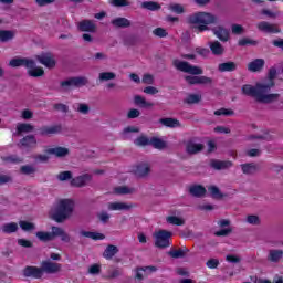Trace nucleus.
<instances>
[{
	"instance_id": "f257e3e1",
	"label": "nucleus",
	"mask_w": 283,
	"mask_h": 283,
	"mask_svg": "<svg viewBox=\"0 0 283 283\" xmlns=\"http://www.w3.org/2000/svg\"><path fill=\"white\" fill-rule=\"evenodd\" d=\"M188 25H195L193 29L199 33L211 31L216 38L221 41V43H227L231 41V31L227 29L224 25H217L218 15L207 12V11H198L187 17ZM209 25H217L210 28Z\"/></svg>"
},
{
	"instance_id": "f03ea898",
	"label": "nucleus",
	"mask_w": 283,
	"mask_h": 283,
	"mask_svg": "<svg viewBox=\"0 0 283 283\" xmlns=\"http://www.w3.org/2000/svg\"><path fill=\"white\" fill-rule=\"evenodd\" d=\"M273 84L265 85L264 83H256L255 86L251 84H245L242 86V93L245 96H251L256 103H262L263 105H271L272 103H277L280 101V94L269 93Z\"/></svg>"
},
{
	"instance_id": "7ed1b4c3",
	"label": "nucleus",
	"mask_w": 283,
	"mask_h": 283,
	"mask_svg": "<svg viewBox=\"0 0 283 283\" xmlns=\"http://www.w3.org/2000/svg\"><path fill=\"white\" fill-rule=\"evenodd\" d=\"M74 211V201L71 199H61L56 202L55 207L49 212L51 220L54 222H65Z\"/></svg>"
},
{
	"instance_id": "20e7f679",
	"label": "nucleus",
	"mask_w": 283,
	"mask_h": 283,
	"mask_svg": "<svg viewBox=\"0 0 283 283\" xmlns=\"http://www.w3.org/2000/svg\"><path fill=\"white\" fill-rule=\"evenodd\" d=\"M10 67H27L28 75L32 78H39L41 76H45V71L43 67L36 66V62L34 60H30L28 57H15L10 60Z\"/></svg>"
},
{
	"instance_id": "39448f33",
	"label": "nucleus",
	"mask_w": 283,
	"mask_h": 283,
	"mask_svg": "<svg viewBox=\"0 0 283 283\" xmlns=\"http://www.w3.org/2000/svg\"><path fill=\"white\" fill-rule=\"evenodd\" d=\"M172 65L179 72H184L185 74H191L192 76H200V74L203 73L201 67L193 66L187 61L174 60Z\"/></svg>"
},
{
	"instance_id": "423d86ee",
	"label": "nucleus",
	"mask_w": 283,
	"mask_h": 283,
	"mask_svg": "<svg viewBox=\"0 0 283 283\" xmlns=\"http://www.w3.org/2000/svg\"><path fill=\"white\" fill-rule=\"evenodd\" d=\"M171 235H174V233L167 230H159L155 232V247H157L158 249H167V247L171 245V243L169 242L171 240Z\"/></svg>"
},
{
	"instance_id": "0eeeda50",
	"label": "nucleus",
	"mask_w": 283,
	"mask_h": 283,
	"mask_svg": "<svg viewBox=\"0 0 283 283\" xmlns=\"http://www.w3.org/2000/svg\"><path fill=\"white\" fill-rule=\"evenodd\" d=\"M87 77H71L66 81L61 82V87L64 92L72 90V87H83L87 85Z\"/></svg>"
},
{
	"instance_id": "6e6552de",
	"label": "nucleus",
	"mask_w": 283,
	"mask_h": 283,
	"mask_svg": "<svg viewBox=\"0 0 283 283\" xmlns=\"http://www.w3.org/2000/svg\"><path fill=\"white\" fill-rule=\"evenodd\" d=\"M35 59L41 65H44V67H48L49 70L56 67V60H54V55L50 52L36 55Z\"/></svg>"
},
{
	"instance_id": "1a4fd4ad",
	"label": "nucleus",
	"mask_w": 283,
	"mask_h": 283,
	"mask_svg": "<svg viewBox=\"0 0 283 283\" xmlns=\"http://www.w3.org/2000/svg\"><path fill=\"white\" fill-rule=\"evenodd\" d=\"M185 81H187L188 85H211L213 83V80L208 76L186 75Z\"/></svg>"
},
{
	"instance_id": "9d476101",
	"label": "nucleus",
	"mask_w": 283,
	"mask_h": 283,
	"mask_svg": "<svg viewBox=\"0 0 283 283\" xmlns=\"http://www.w3.org/2000/svg\"><path fill=\"white\" fill-rule=\"evenodd\" d=\"M42 273H60L61 269H63V265L61 263L52 262V261H43L41 264Z\"/></svg>"
},
{
	"instance_id": "9b49d317",
	"label": "nucleus",
	"mask_w": 283,
	"mask_h": 283,
	"mask_svg": "<svg viewBox=\"0 0 283 283\" xmlns=\"http://www.w3.org/2000/svg\"><path fill=\"white\" fill-rule=\"evenodd\" d=\"M258 30H260V32H265L266 34H279V32H282L275 24H271L266 21L259 22Z\"/></svg>"
},
{
	"instance_id": "f8f14e48",
	"label": "nucleus",
	"mask_w": 283,
	"mask_h": 283,
	"mask_svg": "<svg viewBox=\"0 0 283 283\" xmlns=\"http://www.w3.org/2000/svg\"><path fill=\"white\" fill-rule=\"evenodd\" d=\"M24 277H34L35 280H39L43 277V270L42 268L36 266H27L23 270Z\"/></svg>"
},
{
	"instance_id": "ddd939ff",
	"label": "nucleus",
	"mask_w": 283,
	"mask_h": 283,
	"mask_svg": "<svg viewBox=\"0 0 283 283\" xmlns=\"http://www.w3.org/2000/svg\"><path fill=\"white\" fill-rule=\"evenodd\" d=\"M56 229V226L51 227V232L45 231H39L35 233L38 240L40 242H52L55 240V233L54 230Z\"/></svg>"
},
{
	"instance_id": "4468645a",
	"label": "nucleus",
	"mask_w": 283,
	"mask_h": 283,
	"mask_svg": "<svg viewBox=\"0 0 283 283\" xmlns=\"http://www.w3.org/2000/svg\"><path fill=\"white\" fill-rule=\"evenodd\" d=\"M264 65H266V61L264 59H255L248 63V71L249 72H262L264 70Z\"/></svg>"
},
{
	"instance_id": "2eb2a0df",
	"label": "nucleus",
	"mask_w": 283,
	"mask_h": 283,
	"mask_svg": "<svg viewBox=\"0 0 283 283\" xmlns=\"http://www.w3.org/2000/svg\"><path fill=\"white\" fill-rule=\"evenodd\" d=\"M132 203H125V202H119V201H115V202H109L107 205V209L108 211H129V209H132Z\"/></svg>"
},
{
	"instance_id": "dca6fc26",
	"label": "nucleus",
	"mask_w": 283,
	"mask_h": 283,
	"mask_svg": "<svg viewBox=\"0 0 283 283\" xmlns=\"http://www.w3.org/2000/svg\"><path fill=\"white\" fill-rule=\"evenodd\" d=\"M208 45L213 56H222V54H224V46L222 45V43H220V41H211L208 43Z\"/></svg>"
},
{
	"instance_id": "f3484780",
	"label": "nucleus",
	"mask_w": 283,
	"mask_h": 283,
	"mask_svg": "<svg viewBox=\"0 0 283 283\" xmlns=\"http://www.w3.org/2000/svg\"><path fill=\"white\" fill-rule=\"evenodd\" d=\"M90 180H92V176H90L88 174L81 175L71 179V187H85V185H87Z\"/></svg>"
},
{
	"instance_id": "a211bd4d",
	"label": "nucleus",
	"mask_w": 283,
	"mask_h": 283,
	"mask_svg": "<svg viewBox=\"0 0 283 283\" xmlns=\"http://www.w3.org/2000/svg\"><path fill=\"white\" fill-rule=\"evenodd\" d=\"M80 32H96V24L92 20H83L78 23Z\"/></svg>"
},
{
	"instance_id": "6ab92c4d",
	"label": "nucleus",
	"mask_w": 283,
	"mask_h": 283,
	"mask_svg": "<svg viewBox=\"0 0 283 283\" xmlns=\"http://www.w3.org/2000/svg\"><path fill=\"white\" fill-rule=\"evenodd\" d=\"M46 154H51L52 156H56V158H65L67 154H70V149L65 147H55V148H49L46 150Z\"/></svg>"
},
{
	"instance_id": "aec40b11",
	"label": "nucleus",
	"mask_w": 283,
	"mask_h": 283,
	"mask_svg": "<svg viewBox=\"0 0 283 283\" xmlns=\"http://www.w3.org/2000/svg\"><path fill=\"white\" fill-rule=\"evenodd\" d=\"M17 36V31L12 30H0V43H8Z\"/></svg>"
},
{
	"instance_id": "412c9836",
	"label": "nucleus",
	"mask_w": 283,
	"mask_h": 283,
	"mask_svg": "<svg viewBox=\"0 0 283 283\" xmlns=\"http://www.w3.org/2000/svg\"><path fill=\"white\" fill-rule=\"evenodd\" d=\"M238 64L235 62H223L218 65V72H235Z\"/></svg>"
},
{
	"instance_id": "4be33fe9",
	"label": "nucleus",
	"mask_w": 283,
	"mask_h": 283,
	"mask_svg": "<svg viewBox=\"0 0 283 283\" xmlns=\"http://www.w3.org/2000/svg\"><path fill=\"white\" fill-rule=\"evenodd\" d=\"M113 28H130L132 21L127 18H115L111 21Z\"/></svg>"
},
{
	"instance_id": "5701e85b",
	"label": "nucleus",
	"mask_w": 283,
	"mask_h": 283,
	"mask_svg": "<svg viewBox=\"0 0 283 283\" xmlns=\"http://www.w3.org/2000/svg\"><path fill=\"white\" fill-rule=\"evenodd\" d=\"M20 146L23 147V149H32L36 147V138H34V136H27L20 142Z\"/></svg>"
},
{
	"instance_id": "b1692460",
	"label": "nucleus",
	"mask_w": 283,
	"mask_h": 283,
	"mask_svg": "<svg viewBox=\"0 0 283 283\" xmlns=\"http://www.w3.org/2000/svg\"><path fill=\"white\" fill-rule=\"evenodd\" d=\"M2 233L10 235L11 233H17L19 231V224L17 222H9L1 226Z\"/></svg>"
},
{
	"instance_id": "393cba45",
	"label": "nucleus",
	"mask_w": 283,
	"mask_h": 283,
	"mask_svg": "<svg viewBox=\"0 0 283 283\" xmlns=\"http://www.w3.org/2000/svg\"><path fill=\"white\" fill-rule=\"evenodd\" d=\"M202 149H203L202 144H198L193 140L188 142L186 146V151L188 154H198L199 151H202Z\"/></svg>"
},
{
	"instance_id": "a878e982",
	"label": "nucleus",
	"mask_w": 283,
	"mask_h": 283,
	"mask_svg": "<svg viewBox=\"0 0 283 283\" xmlns=\"http://www.w3.org/2000/svg\"><path fill=\"white\" fill-rule=\"evenodd\" d=\"M233 164H231V161H222V160H218V159H212L210 161V167H212V169H229V167H231Z\"/></svg>"
},
{
	"instance_id": "bb28decb",
	"label": "nucleus",
	"mask_w": 283,
	"mask_h": 283,
	"mask_svg": "<svg viewBox=\"0 0 283 283\" xmlns=\"http://www.w3.org/2000/svg\"><path fill=\"white\" fill-rule=\"evenodd\" d=\"M189 192L191 196H195V198H202V196L207 193V189L200 185H196L190 187Z\"/></svg>"
},
{
	"instance_id": "cd10ccee",
	"label": "nucleus",
	"mask_w": 283,
	"mask_h": 283,
	"mask_svg": "<svg viewBox=\"0 0 283 283\" xmlns=\"http://www.w3.org/2000/svg\"><path fill=\"white\" fill-rule=\"evenodd\" d=\"M114 193L117 196H127L129 193H136V188L119 186L114 189Z\"/></svg>"
},
{
	"instance_id": "c85d7f7f",
	"label": "nucleus",
	"mask_w": 283,
	"mask_h": 283,
	"mask_svg": "<svg viewBox=\"0 0 283 283\" xmlns=\"http://www.w3.org/2000/svg\"><path fill=\"white\" fill-rule=\"evenodd\" d=\"M241 169L243 174H247L248 176H251L253 174H258L259 167L256 164H243L241 165Z\"/></svg>"
},
{
	"instance_id": "c756f323",
	"label": "nucleus",
	"mask_w": 283,
	"mask_h": 283,
	"mask_svg": "<svg viewBox=\"0 0 283 283\" xmlns=\"http://www.w3.org/2000/svg\"><path fill=\"white\" fill-rule=\"evenodd\" d=\"M148 174H149V165L147 164L138 165L135 169V175L138 178H145V176H148Z\"/></svg>"
},
{
	"instance_id": "7c9ffc66",
	"label": "nucleus",
	"mask_w": 283,
	"mask_h": 283,
	"mask_svg": "<svg viewBox=\"0 0 283 283\" xmlns=\"http://www.w3.org/2000/svg\"><path fill=\"white\" fill-rule=\"evenodd\" d=\"M80 235L90 238L91 240H105V234L98 232L81 231Z\"/></svg>"
},
{
	"instance_id": "2f4dec72",
	"label": "nucleus",
	"mask_w": 283,
	"mask_h": 283,
	"mask_svg": "<svg viewBox=\"0 0 283 283\" xmlns=\"http://www.w3.org/2000/svg\"><path fill=\"white\" fill-rule=\"evenodd\" d=\"M54 233H55V239L61 238L62 242H70L71 240V237L67 234V232H65V230H63V228L55 227Z\"/></svg>"
},
{
	"instance_id": "473e14b6",
	"label": "nucleus",
	"mask_w": 283,
	"mask_h": 283,
	"mask_svg": "<svg viewBox=\"0 0 283 283\" xmlns=\"http://www.w3.org/2000/svg\"><path fill=\"white\" fill-rule=\"evenodd\" d=\"M142 8H144V10H150V12H156L160 10V4L154 1H145L142 3Z\"/></svg>"
},
{
	"instance_id": "72a5a7b5",
	"label": "nucleus",
	"mask_w": 283,
	"mask_h": 283,
	"mask_svg": "<svg viewBox=\"0 0 283 283\" xmlns=\"http://www.w3.org/2000/svg\"><path fill=\"white\" fill-rule=\"evenodd\" d=\"M159 123L165 127H180V122L175 118H161Z\"/></svg>"
},
{
	"instance_id": "f704fd0d",
	"label": "nucleus",
	"mask_w": 283,
	"mask_h": 283,
	"mask_svg": "<svg viewBox=\"0 0 283 283\" xmlns=\"http://www.w3.org/2000/svg\"><path fill=\"white\" fill-rule=\"evenodd\" d=\"M116 253H118V248H116L115 245H108L105 251H104V258L106 260H112L114 258V255H116Z\"/></svg>"
},
{
	"instance_id": "c9c22d12",
	"label": "nucleus",
	"mask_w": 283,
	"mask_h": 283,
	"mask_svg": "<svg viewBox=\"0 0 283 283\" xmlns=\"http://www.w3.org/2000/svg\"><path fill=\"white\" fill-rule=\"evenodd\" d=\"M138 43H140V38L138 35H127L124 39V45L134 46L138 45Z\"/></svg>"
},
{
	"instance_id": "e433bc0d",
	"label": "nucleus",
	"mask_w": 283,
	"mask_h": 283,
	"mask_svg": "<svg viewBox=\"0 0 283 283\" xmlns=\"http://www.w3.org/2000/svg\"><path fill=\"white\" fill-rule=\"evenodd\" d=\"M277 76V69H275L274 66L270 67L269 72H268V78H269V83L264 84V85H273V87H275V77Z\"/></svg>"
},
{
	"instance_id": "4c0bfd02",
	"label": "nucleus",
	"mask_w": 283,
	"mask_h": 283,
	"mask_svg": "<svg viewBox=\"0 0 283 283\" xmlns=\"http://www.w3.org/2000/svg\"><path fill=\"white\" fill-rule=\"evenodd\" d=\"M150 146L155 149H165V147H167V144L158 137H153L150 138Z\"/></svg>"
},
{
	"instance_id": "58836bf2",
	"label": "nucleus",
	"mask_w": 283,
	"mask_h": 283,
	"mask_svg": "<svg viewBox=\"0 0 283 283\" xmlns=\"http://www.w3.org/2000/svg\"><path fill=\"white\" fill-rule=\"evenodd\" d=\"M166 222H168V224H175L176 227H182V224H185V219L176 216H169L166 218Z\"/></svg>"
},
{
	"instance_id": "ea45409f",
	"label": "nucleus",
	"mask_w": 283,
	"mask_h": 283,
	"mask_svg": "<svg viewBox=\"0 0 283 283\" xmlns=\"http://www.w3.org/2000/svg\"><path fill=\"white\" fill-rule=\"evenodd\" d=\"M134 103L137 106L143 105V107H154V103L151 102H146L145 97L140 96V95H136L134 97Z\"/></svg>"
},
{
	"instance_id": "a19ab883",
	"label": "nucleus",
	"mask_w": 283,
	"mask_h": 283,
	"mask_svg": "<svg viewBox=\"0 0 283 283\" xmlns=\"http://www.w3.org/2000/svg\"><path fill=\"white\" fill-rule=\"evenodd\" d=\"M101 83H105V81H114L116 78V73L114 72H102L98 76Z\"/></svg>"
},
{
	"instance_id": "79ce46f5",
	"label": "nucleus",
	"mask_w": 283,
	"mask_h": 283,
	"mask_svg": "<svg viewBox=\"0 0 283 283\" xmlns=\"http://www.w3.org/2000/svg\"><path fill=\"white\" fill-rule=\"evenodd\" d=\"M239 48H247V45H252L255 48L258 45V41L251 40L250 38H242L238 41Z\"/></svg>"
},
{
	"instance_id": "37998d69",
	"label": "nucleus",
	"mask_w": 283,
	"mask_h": 283,
	"mask_svg": "<svg viewBox=\"0 0 283 283\" xmlns=\"http://www.w3.org/2000/svg\"><path fill=\"white\" fill-rule=\"evenodd\" d=\"M202 101V96L198 94H190L188 97L185 99V103L188 105H193L196 103H200Z\"/></svg>"
},
{
	"instance_id": "c03bdc74",
	"label": "nucleus",
	"mask_w": 283,
	"mask_h": 283,
	"mask_svg": "<svg viewBox=\"0 0 283 283\" xmlns=\"http://www.w3.org/2000/svg\"><path fill=\"white\" fill-rule=\"evenodd\" d=\"M111 6L114 8H126L127 6H132L129 0H109Z\"/></svg>"
},
{
	"instance_id": "a18cd8bd",
	"label": "nucleus",
	"mask_w": 283,
	"mask_h": 283,
	"mask_svg": "<svg viewBox=\"0 0 283 283\" xmlns=\"http://www.w3.org/2000/svg\"><path fill=\"white\" fill-rule=\"evenodd\" d=\"M17 129H18V134H28L32 132L34 127H32V125L30 124H18Z\"/></svg>"
},
{
	"instance_id": "49530a36",
	"label": "nucleus",
	"mask_w": 283,
	"mask_h": 283,
	"mask_svg": "<svg viewBox=\"0 0 283 283\" xmlns=\"http://www.w3.org/2000/svg\"><path fill=\"white\" fill-rule=\"evenodd\" d=\"M150 140L151 138L149 137L140 136L135 139V145H137V147H147V145H150Z\"/></svg>"
},
{
	"instance_id": "de8ad7c7",
	"label": "nucleus",
	"mask_w": 283,
	"mask_h": 283,
	"mask_svg": "<svg viewBox=\"0 0 283 283\" xmlns=\"http://www.w3.org/2000/svg\"><path fill=\"white\" fill-rule=\"evenodd\" d=\"M283 252L281 250H271L270 251V260L271 262H279L282 258Z\"/></svg>"
},
{
	"instance_id": "09e8293b",
	"label": "nucleus",
	"mask_w": 283,
	"mask_h": 283,
	"mask_svg": "<svg viewBox=\"0 0 283 283\" xmlns=\"http://www.w3.org/2000/svg\"><path fill=\"white\" fill-rule=\"evenodd\" d=\"M19 226L22 229V231H34L35 229L34 223L29 221H20Z\"/></svg>"
},
{
	"instance_id": "8fccbe9b",
	"label": "nucleus",
	"mask_w": 283,
	"mask_h": 283,
	"mask_svg": "<svg viewBox=\"0 0 283 283\" xmlns=\"http://www.w3.org/2000/svg\"><path fill=\"white\" fill-rule=\"evenodd\" d=\"M21 174H24V176H32V174H35L36 169L33 166L25 165L20 168Z\"/></svg>"
},
{
	"instance_id": "3c124183",
	"label": "nucleus",
	"mask_w": 283,
	"mask_h": 283,
	"mask_svg": "<svg viewBox=\"0 0 283 283\" xmlns=\"http://www.w3.org/2000/svg\"><path fill=\"white\" fill-rule=\"evenodd\" d=\"M57 180H60V182H65V180H72V171H62L57 175Z\"/></svg>"
},
{
	"instance_id": "603ef678",
	"label": "nucleus",
	"mask_w": 283,
	"mask_h": 283,
	"mask_svg": "<svg viewBox=\"0 0 283 283\" xmlns=\"http://www.w3.org/2000/svg\"><path fill=\"white\" fill-rule=\"evenodd\" d=\"M153 34L155 36H158L159 39H165V36H168L169 33L167 32V30L163 29V28H156L154 31H153Z\"/></svg>"
},
{
	"instance_id": "864d4df0",
	"label": "nucleus",
	"mask_w": 283,
	"mask_h": 283,
	"mask_svg": "<svg viewBox=\"0 0 283 283\" xmlns=\"http://www.w3.org/2000/svg\"><path fill=\"white\" fill-rule=\"evenodd\" d=\"M216 116H233V111L231 108H220L214 112Z\"/></svg>"
},
{
	"instance_id": "5fc2aeb1",
	"label": "nucleus",
	"mask_w": 283,
	"mask_h": 283,
	"mask_svg": "<svg viewBox=\"0 0 283 283\" xmlns=\"http://www.w3.org/2000/svg\"><path fill=\"white\" fill-rule=\"evenodd\" d=\"M185 250L182 249H179V250H170L168 252V255H170V258H175V259H178V258H185Z\"/></svg>"
},
{
	"instance_id": "6e6d98bb",
	"label": "nucleus",
	"mask_w": 283,
	"mask_h": 283,
	"mask_svg": "<svg viewBox=\"0 0 283 283\" xmlns=\"http://www.w3.org/2000/svg\"><path fill=\"white\" fill-rule=\"evenodd\" d=\"M208 191L210 196H212V198H222V193H220V189H218V187L216 186H210L208 188Z\"/></svg>"
},
{
	"instance_id": "4d7b16f0",
	"label": "nucleus",
	"mask_w": 283,
	"mask_h": 283,
	"mask_svg": "<svg viewBox=\"0 0 283 283\" xmlns=\"http://www.w3.org/2000/svg\"><path fill=\"white\" fill-rule=\"evenodd\" d=\"M169 10H171V12H175L176 14H182L185 12V8L178 3L170 4Z\"/></svg>"
},
{
	"instance_id": "13d9d810",
	"label": "nucleus",
	"mask_w": 283,
	"mask_h": 283,
	"mask_svg": "<svg viewBox=\"0 0 283 283\" xmlns=\"http://www.w3.org/2000/svg\"><path fill=\"white\" fill-rule=\"evenodd\" d=\"M227 262H230L231 264H238L242 261V259L238 255L228 254L226 256Z\"/></svg>"
},
{
	"instance_id": "bf43d9fd",
	"label": "nucleus",
	"mask_w": 283,
	"mask_h": 283,
	"mask_svg": "<svg viewBox=\"0 0 283 283\" xmlns=\"http://www.w3.org/2000/svg\"><path fill=\"white\" fill-rule=\"evenodd\" d=\"M232 34H244V27L241 24L231 25Z\"/></svg>"
},
{
	"instance_id": "052dcab7",
	"label": "nucleus",
	"mask_w": 283,
	"mask_h": 283,
	"mask_svg": "<svg viewBox=\"0 0 283 283\" xmlns=\"http://www.w3.org/2000/svg\"><path fill=\"white\" fill-rule=\"evenodd\" d=\"M248 224H260V217L255 214H250L247 217Z\"/></svg>"
},
{
	"instance_id": "680f3d73",
	"label": "nucleus",
	"mask_w": 283,
	"mask_h": 283,
	"mask_svg": "<svg viewBox=\"0 0 283 283\" xmlns=\"http://www.w3.org/2000/svg\"><path fill=\"white\" fill-rule=\"evenodd\" d=\"M142 81H143V83H145L146 85H154V75H151V74H144Z\"/></svg>"
},
{
	"instance_id": "e2e57ef3",
	"label": "nucleus",
	"mask_w": 283,
	"mask_h": 283,
	"mask_svg": "<svg viewBox=\"0 0 283 283\" xmlns=\"http://www.w3.org/2000/svg\"><path fill=\"white\" fill-rule=\"evenodd\" d=\"M218 264H220V261H218V259H210V260H208V262L206 263V265L208 266V269H218Z\"/></svg>"
},
{
	"instance_id": "0e129e2a",
	"label": "nucleus",
	"mask_w": 283,
	"mask_h": 283,
	"mask_svg": "<svg viewBox=\"0 0 283 283\" xmlns=\"http://www.w3.org/2000/svg\"><path fill=\"white\" fill-rule=\"evenodd\" d=\"M98 220H101V222H108L109 221V213L102 211L97 214Z\"/></svg>"
},
{
	"instance_id": "69168bd1",
	"label": "nucleus",
	"mask_w": 283,
	"mask_h": 283,
	"mask_svg": "<svg viewBox=\"0 0 283 283\" xmlns=\"http://www.w3.org/2000/svg\"><path fill=\"white\" fill-rule=\"evenodd\" d=\"M4 163H22L21 158L17 156H8L2 158Z\"/></svg>"
},
{
	"instance_id": "338daca9",
	"label": "nucleus",
	"mask_w": 283,
	"mask_h": 283,
	"mask_svg": "<svg viewBox=\"0 0 283 283\" xmlns=\"http://www.w3.org/2000/svg\"><path fill=\"white\" fill-rule=\"evenodd\" d=\"M144 93L154 96L155 94H158V88H156L155 86H147L144 88Z\"/></svg>"
},
{
	"instance_id": "774afa93",
	"label": "nucleus",
	"mask_w": 283,
	"mask_h": 283,
	"mask_svg": "<svg viewBox=\"0 0 283 283\" xmlns=\"http://www.w3.org/2000/svg\"><path fill=\"white\" fill-rule=\"evenodd\" d=\"M8 182H12V177L10 175H0V185H8Z\"/></svg>"
}]
</instances>
